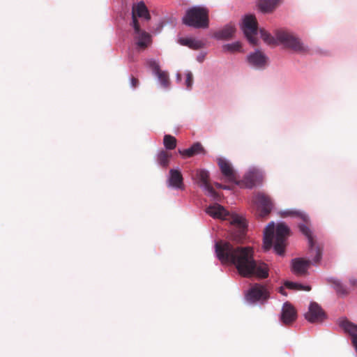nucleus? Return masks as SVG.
<instances>
[{
  "mask_svg": "<svg viewBox=\"0 0 357 357\" xmlns=\"http://www.w3.org/2000/svg\"><path fill=\"white\" fill-rule=\"evenodd\" d=\"M191 149L195 155L200 153L204 151V148H203L202 145L199 142L194 144L191 146Z\"/></svg>",
  "mask_w": 357,
  "mask_h": 357,
  "instance_id": "obj_31",
  "label": "nucleus"
},
{
  "mask_svg": "<svg viewBox=\"0 0 357 357\" xmlns=\"http://www.w3.org/2000/svg\"><path fill=\"white\" fill-rule=\"evenodd\" d=\"M192 178L200 186L204 188L208 195L215 199H218V193L213 189V186L209 183V173L204 169H197Z\"/></svg>",
  "mask_w": 357,
  "mask_h": 357,
  "instance_id": "obj_8",
  "label": "nucleus"
},
{
  "mask_svg": "<svg viewBox=\"0 0 357 357\" xmlns=\"http://www.w3.org/2000/svg\"><path fill=\"white\" fill-rule=\"evenodd\" d=\"M276 39L286 47L301 54H310V48L293 33L284 30H278L275 33Z\"/></svg>",
  "mask_w": 357,
  "mask_h": 357,
  "instance_id": "obj_6",
  "label": "nucleus"
},
{
  "mask_svg": "<svg viewBox=\"0 0 357 357\" xmlns=\"http://www.w3.org/2000/svg\"><path fill=\"white\" fill-rule=\"evenodd\" d=\"M281 216L283 218L287 216L297 217L302 220L304 223H300L298 227L300 231L304 234L308 239L309 244V255L310 257L314 256L313 261L317 264L320 261L321 259V250L316 245V242L313 239L311 229L308 225V216L301 211L287 210L281 213Z\"/></svg>",
  "mask_w": 357,
  "mask_h": 357,
  "instance_id": "obj_4",
  "label": "nucleus"
},
{
  "mask_svg": "<svg viewBox=\"0 0 357 357\" xmlns=\"http://www.w3.org/2000/svg\"><path fill=\"white\" fill-rule=\"evenodd\" d=\"M284 286L288 289H294V290L310 291L311 289V287L310 286H304L301 284L289 282V281L285 282Z\"/></svg>",
  "mask_w": 357,
  "mask_h": 357,
  "instance_id": "obj_26",
  "label": "nucleus"
},
{
  "mask_svg": "<svg viewBox=\"0 0 357 357\" xmlns=\"http://www.w3.org/2000/svg\"><path fill=\"white\" fill-rule=\"evenodd\" d=\"M236 29L234 25L227 24L221 30L215 32L214 36L219 40H229L234 36Z\"/></svg>",
  "mask_w": 357,
  "mask_h": 357,
  "instance_id": "obj_20",
  "label": "nucleus"
},
{
  "mask_svg": "<svg viewBox=\"0 0 357 357\" xmlns=\"http://www.w3.org/2000/svg\"><path fill=\"white\" fill-rule=\"evenodd\" d=\"M257 22L255 15H246L243 20L242 29L248 40L252 45L257 44Z\"/></svg>",
  "mask_w": 357,
  "mask_h": 357,
  "instance_id": "obj_7",
  "label": "nucleus"
},
{
  "mask_svg": "<svg viewBox=\"0 0 357 357\" xmlns=\"http://www.w3.org/2000/svg\"><path fill=\"white\" fill-rule=\"evenodd\" d=\"M222 49L225 52H229L231 53L241 52V45L239 42H236L231 44H226L222 46Z\"/></svg>",
  "mask_w": 357,
  "mask_h": 357,
  "instance_id": "obj_27",
  "label": "nucleus"
},
{
  "mask_svg": "<svg viewBox=\"0 0 357 357\" xmlns=\"http://www.w3.org/2000/svg\"><path fill=\"white\" fill-rule=\"evenodd\" d=\"M248 61L255 67L262 68L266 65L267 58L261 52L257 51L248 56Z\"/></svg>",
  "mask_w": 357,
  "mask_h": 357,
  "instance_id": "obj_19",
  "label": "nucleus"
},
{
  "mask_svg": "<svg viewBox=\"0 0 357 357\" xmlns=\"http://www.w3.org/2000/svg\"><path fill=\"white\" fill-rule=\"evenodd\" d=\"M206 213L214 218L227 219L229 216L228 212L223 206L218 204L209 206L206 208Z\"/></svg>",
  "mask_w": 357,
  "mask_h": 357,
  "instance_id": "obj_18",
  "label": "nucleus"
},
{
  "mask_svg": "<svg viewBox=\"0 0 357 357\" xmlns=\"http://www.w3.org/2000/svg\"><path fill=\"white\" fill-rule=\"evenodd\" d=\"M275 225L270 222L266 227L264 234V248L268 250L274 243V250L277 254L282 255L285 250L286 241L289 235V228L284 223H279L275 229L274 236Z\"/></svg>",
  "mask_w": 357,
  "mask_h": 357,
  "instance_id": "obj_2",
  "label": "nucleus"
},
{
  "mask_svg": "<svg viewBox=\"0 0 357 357\" xmlns=\"http://www.w3.org/2000/svg\"><path fill=\"white\" fill-rule=\"evenodd\" d=\"M176 79H177L178 81H181V75L180 73H177Z\"/></svg>",
  "mask_w": 357,
  "mask_h": 357,
  "instance_id": "obj_37",
  "label": "nucleus"
},
{
  "mask_svg": "<svg viewBox=\"0 0 357 357\" xmlns=\"http://www.w3.org/2000/svg\"><path fill=\"white\" fill-rule=\"evenodd\" d=\"M146 65L153 70L155 75L161 70L159 64L155 60L151 59L147 61Z\"/></svg>",
  "mask_w": 357,
  "mask_h": 357,
  "instance_id": "obj_29",
  "label": "nucleus"
},
{
  "mask_svg": "<svg viewBox=\"0 0 357 357\" xmlns=\"http://www.w3.org/2000/svg\"><path fill=\"white\" fill-rule=\"evenodd\" d=\"M163 144L167 149L173 150L176 146V139L170 135H165L163 139Z\"/></svg>",
  "mask_w": 357,
  "mask_h": 357,
  "instance_id": "obj_24",
  "label": "nucleus"
},
{
  "mask_svg": "<svg viewBox=\"0 0 357 357\" xmlns=\"http://www.w3.org/2000/svg\"><path fill=\"white\" fill-rule=\"evenodd\" d=\"M180 43L193 50H199L204 46V43L201 40L195 39L181 38Z\"/></svg>",
  "mask_w": 357,
  "mask_h": 357,
  "instance_id": "obj_22",
  "label": "nucleus"
},
{
  "mask_svg": "<svg viewBox=\"0 0 357 357\" xmlns=\"http://www.w3.org/2000/svg\"><path fill=\"white\" fill-rule=\"evenodd\" d=\"M137 17H144L146 20L151 19L149 10L143 1L133 5L132 8L131 25L134 29V38L137 49L139 50H144L151 43V35L140 29Z\"/></svg>",
  "mask_w": 357,
  "mask_h": 357,
  "instance_id": "obj_3",
  "label": "nucleus"
},
{
  "mask_svg": "<svg viewBox=\"0 0 357 357\" xmlns=\"http://www.w3.org/2000/svg\"><path fill=\"white\" fill-rule=\"evenodd\" d=\"M178 153L181 155L188 157V158H190V157L195 155L191 147L189 149H184V150H178Z\"/></svg>",
  "mask_w": 357,
  "mask_h": 357,
  "instance_id": "obj_32",
  "label": "nucleus"
},
{
  "mask_svg": "<svg viewBox=\"0 0 357 357\" xmlns=\"http://www.w3.org/2000/svg\"><path fill=\"white\" fill-rule=\"evenodd\" d=\"M208 10L201 6H194L189 8L183 17L185 25L194 28H208L209 24Z\"/></svg>",
  "mask_w": 357,
  "mask_h": 357,
  "instance_id": "obj_5",
  "label": "nucleus"
},
{
  "mask_svg": "<svg viewBox=\"0 0 357 357\" xmlns=\"http://www.w3.org/2000/svg\"><path fill=\"white\" fill-rule=\"evenodd\" d=\"M305 318L310 323H320L326 318V315L318 303L312 302L305 314Z\"/></svg>",
  "mask_w": 357,
  "mask_h": 357,
  "instance_id": "obj_11",
  "label": "nucleus"
},
{
  "mask_svg": "<svg viewBox=\"0 0 357 357\" xmlns=\"http://www.w3.org/2000/svg\"><path fill=\"white\" fill-rule=\"evenodd\" d=\"M139 80L137 78L132 76L130 77V84L132 88H136L139 85Z\"/></svg>",
  "mask_w": 357,
  "mask_h": 357,
  "instance_id": "obj_33",
  "label": "nucleus"
},
{
  "mask_svg": "<svg viewBox=\"0 0 357 357\" xmlns=\"http://www.w3.org/2000/svg\"><path fill=\"white\" fill-rule=\"evenodd\" d=\"M215 187H216V188H220V189H225V190H226V189H229V187H228V186H227V185H222V184H221V183H215Z\"/></svg>",
  "mask_w": 357,
  "mask_h": 357,
  "instance_id": "obj_35",
  "label": "nucleus"
},
{
  "mask_svg": "<svg viewBox=\"0 0 357 357\" xmlns=\"http://www.w3.org/2000/svg\"><path fill=\"white\" fill-rule=\"evenodd\" d=\"M263 176L259 171L253 169L248 172L241 181H238L236 184L241 187L246 188H252L255 185L262 181Z\"/></svg>",
  "mask_w": 357,
  "mask_h": 357,
  "instance_id": "obj_12",
  "label": "nucleus"
},
{
  "mask_svg": "<svg viewBox=\"0 0 357 357\" xmlns=\"http://www.w3.org/2000/svg\"><path fill=\"white\" fill-rule=\"evenodd\" d=\"M296 318L297 313L294 307L289 302L284 303L282 308L280 317V320L282 324L284 325H290L296 321Z\"/></svg>",
  "mask_w": 357,
  "mask_h": 357,
  "instance_id": "obj_16",
  "label": "nucleus"
},
{
  "mask_svg": "<svg viewBox=\"0 0 357 357\" xmlns=\"http://www.w3.org/2000/svg\"><path fill=\"white\" fill-rule=\"evenodd\" d=\"M268 298L267 289L262 285L256 284L250 288L246 294V299L250 303L266 301Z\"/></svg>",
  "mask_w": 357,
  "mask_h": 357,
  "instance_id": "obj_13",
  "label": "nucleus"
},
{
  "mask_svg": "<svg viewBox=\"0 0 357 357\" xmlns=\"http://www.w3.org/2000/svg\"><path fill=\"white\" fill-rule=\"evenodd\" d=\"M280 292L282 294L284 295V296H286V295H287V294H286V292H285V291H284V289L283 287H280Z\"/></svg>",
  "mask_w": 357,
  "mask_h": 357,
  "instance_id": "obj_36",
  "label": "nucleus"
},
{
  "mask_svg": "<svg viewBox=\"0 0 357 357\" xmlns=\"http://www.w3.org/2000/svg\"><path fill=\"white\" fill-rule=\"evenodd\" d=\"M172 154L166 151H161L158 154L157 160L158 164L162 167H167L169 163V159Z\"/></svg>",
  "mask_w": 357,
  "mask_h": 357,
  "instance_id": "obj_23",
  "label": "nucleus"
},
{
  "mask_svg": "<svg viewBox=\"0 0 357 357\" xmlns=\"http://www.w3.org/2000/svg\"><path fill=\"white\" fill-rule=\"evenodd\" d=\"M279 0H259V9L264 13H272L278 6Z\"/></svg>",
  "mask_w": 357,
  "mask_h": 357,
  "instance_id": "obj_21",
  "label": "nucleus"
},
{
  "mask_svg": "<svg viewBox=\"0 0 357 357\" xmlns=\"http://www.w3.org/2000/svg\"><path fill=\"white\" fill-rule=\"evenodd\" d=\"M349 283L353 287H357V280L354 278H351L349 279Z\"/></svg>",
  "mask_w": 357,
  "mask_h": 357,
  "instance_id": "obj_34",
  "label": "nucleus"
},
{
  "mask_svg": "<svg viewBox=\"0 0 357 357\" xmlns=\"http://www.w3.org/2000/svg\"><path fill=\"white\" fill-rule=\"evenodd\" d=\"M311 264V261L303 258H296L291 261V271L298 276H303L307 273V270Z\"/></svg>",
  "mask_w": 357,
  "mask_h": 357,
  "instance_id": "obj_17",
  "label": "nucleus"
},
{
  "mask_svg": "<svg viewBox=\"0 0 357 357\" xmlns=\"http://www.w3.org/2000/svg\"><path fill=\"white\" fill-rule=\"evenodd\" d=\"M215 248L218 259L222 263L234 265L242 276L255 275L260 278L268 276L267 265L254 259L251 247L234 246L228 241H219L216 242Z\"/></svg>",
  "mask_w": 357,
  "mask_h": 357,
  "instance_id": "obj_1",
  "label": "nucleus"
},
{
  "mask_svg": "<svg viewBox=\"0 0 357 357\" xmlns=\"http://www.w3.org/2000/svg\"><path fill=\"white\" fill-rule=\"evenodd\" d=\"M218 165L225 181L236 184L237 176L231 164L224 158H219L218 160Z\"/></svg>",
  "mask_w": 357,
  "mask_h": 357,
  "instance_id": "obj_14",
  "label": "nucleus"
},
{
  "mask_svg": "<svg viewBox=\"0 0 357 357\" xmlns=\"http://www.w3.org/2000/svg\"><path fill=\"white\" fill-rule=\"evenodd\" d=\"M259 33L263 40L268 45H274L276 43L275 39L265 29H261Z\"/></svg>",
  "mask_w": 357,
  "mask_h": 357,
  "instance_id": "obj_28",
  "label": "nucleus"
},
{
  "mask_svg": "<svg viewBox=\"0 0 357 357\" xmlns=\"http://www.w3.org/2000/svg\"><path fill=\"white\" fill-rule=\"evenodd\" d=\"M193 84V75L191 72L188 71L186 73L185 85L188 89L192 88Z\"/></svg>",
  "mask_w": 357,
  "mask_h": 357,
  "instance_id": "obj_30",
  "label": "nucleus"
},
{
  "mask_svg": "<svg viewBox=\"0 0 357 357\" xmlns=\"http://www.w3.org/2000/svg\"><path fill=\"white\" fill-rule=\"evenodd\" d=\"M158 78L161 85L164 88H168L170 85V80L169 77V75L167 72L160 70L156 75Z\"/></svg>",
  "mask_w": 357,
  "mask_h": 357,
  "instance_id": "obj_25",
  "label": "nucleus"
},
{
  "mask_svg": "<svg viewBox=\"0 0 357 357\" xmlns=\"http://www.w3.org/2000/svg\"><path fill=\"white\" fill-rule=\"evenodd\" d=\"M230 222L236 227L235 231L231 234V239L236 243L243 242L245 236L247 227L245 219L237 215H232Z\"/></svg>",
  "mask_w": 357,
  "mask_h": 357,
  "instance_id": "obj_9",
  "label": "nucleus"
},
{
  "mask_svg": "<svg viewBox=\"0 0 357 357\" xmlns=\"http://www.w3.org/2000/svg\"><path fill=\"white\" fill-rule=\"evenodd\" d=\"M167 186L176 190H184L183 175L180 170L171 169L167 181Z\"/></svg>",
  "mask_w": 357,
  "mask_h": 357,
  "instance_id": "obj_15",
  "label": "nucleus"
},
{
  "mask_svg": "<svg viewBox=\"0 0 357 357\" xmlns=\"http://www.w3.org/2000/svg\"><path fill=\"white\" fill-rule=\"evenodd\" d=\"M260 217L267 216L271 211L273 203L269 196L263 193H257L253 199Z\"/></svg>",
  "mask_w": 357,
  "mask_h": 357,
  "instance_id": "obj_10",
  "label": "nucleus"
}]
</instances>
